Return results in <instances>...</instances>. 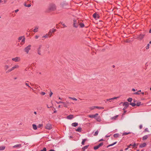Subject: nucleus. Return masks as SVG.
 Listing matches in <instances>:
<instances>
[{"instance_id": "603ef678", "label": "nucleus", "mask_w": 151, "mask_h": 151, "mask_svg": "<svg viewBox=\"0 0 151 151\" xmlns=\"http://www.w3.org/2000/svg\"><path fill=\"white\" fill-rule=\"evenodd\" d=\"M41 94L43 95H45V92H42L41 93Z\"/></svg>"}, {"instance_id": "7ed1b4c3", "label": "nucleus", "mask_w": 151, "mask_h": 151, "mask_svg": "<svg viewBox=\"0 0 151 151\" xmlns=\"http://www.w3.org/2000/svg\"><path fill=\"white\" fill-rule=\"evenodd\" d=\"M80 21L79 19H75L73 20V26L74 27L77 28L78 27L80 23Z\"/></svg>"}, {"instance_id": "13d9d810", "label": "nucleus", "mask_w": 151, "mask_h": 151, "mask_svg": "<svg viewBox=\"0 0 151 151\" xmlns=\"http://www.w3.org/2000/svg\"><path fill=\"white\" fill-rule=\"evenodd\" d=\"M52 94H53L52 93V92H51L50 93V96L51 97L52 96Z\"/></svg>"}, {"instance_id": "5701e85b", "label": "nucleus", "mask_w": 151, "mask_h": 151, "mask_svg": "<svg viewBox=\"0 0 151 151\" xmlns=\"http://www.w3.org/2000/svg\"><path fill=\"white\" fill-rule=\"evenodd\" d=\"M79 25H80L81 27H84V25L83 23H82L80 21V23L79 24Z\"/></svg>"}, {"instance_id": "5fc2aeb1", "label": "nucleus", "mask_w": 151, "mask_h": 151, "mask_svg": "<svg viewBox=\"0 0 151 151\" xmlns=\"http://www.w3.org/2000/svg\"><path fill=\"white\" fill-rule=\"evenodd\" d=\"M142 127V125H140L139 126V128L140 129H141Z\"/></svg>"}, {"instance_id": "f03ea898", "label": "nucleus", "mask_w": 151, "mask_h": 151, "mask_svg": "<svg viewBox=\"0 0 151 151\" xmlns=\"http://www.w3.org/2000/svg\"><path fill=\"white\" fill-rule=\"evenodd\" d=\"M43 47L42 45H39L37 48V52L39 55H42L43 54L42 50Z\"/></svg>"}, {"instance_id": "9b49d317", "label": "nucleus", "mask_w": 151, "mask_h": 151, "mask_svg": "<svg viewBox=\"0 0 151 151\" xmlns=\"http://www.w3.org/2000/svg\"><path fill=\"white\" fill-rule=\"evenodd\" d=\"M48 37H49V35L48 34H46L45 35H44L42 37V40H44L45 39L47 38Z\"/></svg>"}, {"instance_id": "473e14b6", "label": "nucleus", "mask_w": 151, "mask_h": 151, "mask_svg": "<svg viewBox=\"0 0 151 151\" xmlns=\"http://www.w3.org/2000/svg\"><path fill=\"white\" fill-rule=\"evenodd\" d=\"M130 104L133 106H134L136 105V104L135 103L132 102L131 103H130Z\"/></svg>"}, {"instance_id": "4468645a", "label": "nucleus", "mask_w": 151, "mask_h": 151, "mask_svg": "<svg viewBox=\"0 0 151 151\" xmlns=\"http://www.w3.org/2000/svg\"><path fill=\"white\" fill-rule=\"evenodd\" d=\"M93 17L95 18H98L99 17V15L98 14L95 13L93 14Z\"/></svg>"}, {"instance_id": "0eeeda50", "label": "nucleus", "mask_w": 151, "mask_h": 151, "mask_svg": "<svg viewBox=\"0 0 151 151\" xmlns=\"http://www.w3.org/2000/svg\"><path fill=\"white\" fill-rule=\"evenodd\" d=\"M31 45H29L24 49V51L27 54L28 53L29 50L31 49Z\"/></svg>"}, {"instance_id": "412c9836", "label": "nucleus", "mask_w": 151, "mask_h": 151, "mask_svg": "<svg viewBox=\"0 0 151 151\" xmlns=\"http://www.w3.org/2000/svg\"><path fill=\"white\" fill-rule=\"evenodd\" d=\"M73 118V115H70L67 116V118L68 119H71Z\"/></svg>"}, {"instance_id": "c9c22d12", "label": "nucleus", "mask_w": 151, "mask_h": 151, "mask_svg": "<svg viewBox=\"0 0 151 151\" xmlns=\"http://www.w3.org/2000/svg\"><path fill=\"white\" fill-rule=\"evenodd\" d=\"M99 132L98 130L96 131L95 132L94 134V136H96L98 135V134Z\"/></svg>"}, {"instance_id": "cd10ccee", "label": "nucleus", "mask_w": 151, "mask_h": 151, "mask_svg": "<svg viewBox=\"0 0 151 151\" xmlns=\"http://www.w3.org/2000/svg\"><path fill=\"white\" fill-rule=\"evenodd\" d=\"M62 104H63L64 106L65 107H67L68 105H67V104L65 102H62Z\"/></svg>"}, {"instance_id": "79ce46f5", "label": "nucleus", "mask_w": 151, "mask_h": 151, "mask_svg": "<svg viewBox=\"0 0 151 151\" xmlns=\"http://www.w3.org/2000/svg\"><path fill=\"white\" fill-rule=\"evenodd\" d=\"M43 126V125L42 124H39V125H38L37 127H39V128H40L42 127Z\"/></svg>"}, {"instance_id": "bf43d9fd", "label": "nucleus", "mask_w": 151, "mask_h": 151, "mask_svg": "<svg viewBox=\"0 0 151 151\" xmlns=\"http://www.w3.org/2000/svg\"><path fill=\"white\" fill-rule=\"evenodd\" d=\"M132 91H137V90H136V89H134V88H132Z\"/></svg>"}, {"instance_id": "393cba45", "label": "nucleus", "mask_w": 151, "mask_h": 151, "mask_svg": "<svg viewBox=\"0 0 151 151\" xmlns=\"http://www.w3.org/2000/svg\"><path fill=\"white\" fill-rule=\"evenodd\" d=\"M9 68V66L8 65H5L4 66V68L5 70H7Z\"/></svg>"}, {"instance_id": "8fccbe9b", "label": "nucleus", "mask_w": 151, "mask_h": 151, "mask_svg": "<svg viewBox=\"0 0 151 151\" xmlns=\"http://www.w3.org/2000/svg\"><path fill=\"white\" fill-rule=\"evenodd\" d=\"M62 25L63 26V27H66L67 26H66V25L64 23H63V24H62Z\"/></svg>"}, {"instance_id": "c756f323", "label": "nucleus", "mask_w": 151, "mask_h": 151, "mask_svg": "<svg viewBox=\"0 0 151 151\" xmlns=\"http://www.w3.org/2000/svg\"><path fill=\"white\" fill-rule=\"evenodd\" d=\"M147 135H145L144 136L143 138H142V139L143 140H145L147 138Z\"/></svg>"}, {"instance_id": "72a5a7b5", "label": "nucleus", "mask_w": 151, "mask_h": 151, "mask_svg": "<svg viewBox=\"0 0 151 151\" xmlns=\"http://www.w3.org/2000/svg\"><path fill=\"white\" fill-rule=\"evenodd\" d=\"M132 98H129L128 99H127V101L129 102H131L132 101Z\"/></svg>"}, {"instance_id": "ea45409f", "label": "nucleus", "mask_w": 151, "mask_h": 151, "mask_svg": "<svg viewBox=\"0 0 151 151\" xmlns=\"http://www.w3.org/2000/svg\"><path fill=\"white\" fill-rule=\"evenodd\" d=\"M96 108V106H93L92 107H91L90 109L91 110H93V109H95Z\"/></svg>"}, {"instance_id": "9d476101", "label": "nucleus", "mask_w": 151, "mask_h": 151, "mask_svg": "<svg viewBox=\"0 0 151 151\" xmlns=\"http://www.w3.org/2000/svg\"><path fill=\"white\" fill-rule=\"evenodd\" d=\"M56 30L55 29H52L50 30L48 32V34L49 35V37H50L52 35V33H53Z\"/></svg>"}, {"instance_id": "c85d7f7f", "label": "nucleus", "mask_w": 151, "mask_h": 151, "mask_svg": "<svg viewBox=\"0 0 151 151\" xmlns=\"http://www.w3.org/2000/svg\"><path fill=\"white\" fill-rule=\"evenodd\" d=\"M81 128L80 127H78V128L76 129V131L78 132H81Z\"/></svg>"}, {"instance_id": "a211bd4d", "label": "nucleus", "mask_w": 151, "mask_h": 151, "mask_svg": "<svg viewBox=\"0 0 151 151\" xmlns=\"http://www.w3.org/2000/svg\"><path fill=\"white\" fill-rule=\"evenodd\" d=\"M38 27H35L33 31L34 32H37L38 31Z\"/></svg>"}, {"instance_id": "7c9ffc66", "label": "nucleus", "mask_w": 151, "mask_h": 151, "mask_svg": "<svg viewBox=\"0 0 151 151\" xmlns=\"http://www.w3.org/2000/svg\"><path fill=\"white\" fill-rule=\"evenodd\" d=\"M86 140V139H83V141L81 142V144L83 145H84V143L85 142Z\"/></svg>"}, {"instance_id": "4d7b16f0", "label": "nucleus", "mask_w": 151, "mask_h": 151, "mask_svg": "<svg viewBox=\"0 0 151 151\" xmlns=\"http://www.w3.org/2000/svg\"><path fill=\"white\" fill-rule=\"evenodd\" d=\"M73 100H75V101H77V99H76V98H74V97H73Z\"/></svg>"}, {"instance_id": "bb28decb", "label": "nucleus", "mask_w": 151, "mask_h": 151, "mask_svg": "<svg viewBox=\"0 0 151 151\" xmlns=\"http://www.w3.org/2000/svg\"><path fill=\"white\" fill-rule=\"evenodd\" d=\"M119 136V134H115L114 135V137L117 138Z\"/></svg>"}, {"instance_id": "e433bc0d", "label": "nucleus", "mask_w": 151, "mask_h": 151, "mask_svg": "<svg viewBox=\"0 0 151 151\" xmlns=\"http://www.w3.org/2000/svg\"><path fill=\"white\" fill-rule=\"evenodd\" d=\"M149 46H150L149 44H147V46L145 47L146 49L147 50L149 49Z\"/></svg>"}, {"instance_id": "774afa93", "label": "nucleus", "mask_w": 151, "mask_h": 151, "mask_svg": "<svg viewBox=\"0 0 151 151\" xmlns=\"http://www.w3.org/2000/svg\"><path fill=\"white\" fill-rule=\"evenodd\" d=\"M149 32L150 33H151V29L150 30Z\"/></svg>"}, {"instance_id": "c03bdc74", "label": "nucleus", "mask_w": 151, "mask_h": 151, "mask_svg": "<svg viewBox=\"0 0 151 151\" xmlns=\"http://www.w3.org/2000/svg\"><path fill=\"white\" fill-rule=\"evenodd\" d=\"M39 37V36L37 35H35V38L36 39H38Z\"/></svg>"}, {"instance_id": "3c124183", "label": "nucleus", "mask_w": 151, "mask_h": 151, "mask_svg": "<svg viewBox=\"0 0 151 151\" xmlns=\"http://www.w3.org/2000/svg\"><path fill=\"white\" fill-rule=\"evenodd\" d=\"M62 102H62L61 101H60L59 102H56V103L58 104H61V103H62Z\"/></svg>"}, {"instance_id": "aec40b11", "label": "nucleus", "mask_w": 151, "mask_h": 151, "mask_svg": "<svg viewBox=\"0 0 151 151\" xmlns=\"http://www.w3.org/2000/svg\"><path fill=\"white\" fill-rule=\"evenodd\" d=\"M32 126L33 128V129L34 130H35L37 129V127L36 125L35 124H33L32 125Z\"/></svg>"}, {"instance_id": "37998d69", "label": "nucleus", "mask_w": 151, "mask_h": 151, "mask_svg": "<svg viewBox=\"0 0 151 151\" xmlns=\"http://www.w3.org/2000/svg\"><path fill=\"white\" fill-rule=\"evenodd\" d=\"M46 148H44L42 150H40V151H46Z\"/></svg>"}, {"instance_id": "6e6d98bb", "label": "nucleus", "mask_w": 151, "mask_h": 151, "mask_svg": "<svg viewBox=\"0 0 151 151\" xmlns=\"http://www.w3.org/2000/svg\"><path fill=\"white\" fill-rule=\"evenodd\" d=\"M19 11V9H17L15 10L14 11V12H15L17 13V12H18Z\"/></svg>"}, {"instance_id": "f3484780", "label": "nucleus", "mask_w": 151, "mask_h": 151, "mask_svg": "<svg viewBox=\"0 0 151 151\" xmlns=\"http://www.w3.org/2000/svg\"><path fill=\"white\" fill-rule=\"evenodd\" d=\"M129 105V103L127 102H126L124 103L123 105L125 106L128 107Z\"/></svg>"}, {"instance_id": "2f4dec72", "label": "nucleus", "mask_w": 151, "mask_h": 151, "mask_svg": "<svg viewBox=\"0 0 151 151\" xmlns=\"http://www.w3.org/2000/svg\"><path fill=\"white\" fill-rule=\"evenodd\" d=\"M24 5L25 6L27 7H29L31 6V5L30 4L27 5L26 3L24 4Z\"/></svg>"}, {"instance_id": "09e8293b", "label": "nucleus", "mask_w": 151, "mask_h": 151, "mask_svg": "<svg viewBox=\"0 0 151 151\" xmlns=\"http://www.w3.org/2000/svg\"><path fill=\"white\" fill-rule=\"evenodd\" d=\"M103 145V143H100L99 145H98V146H99V147H100V146H102Z\"/></svg>"}, {"instance_id": "a18cd8bd", "label": "nucleus", "mask_w": 151, "mask_h": 151, "mask_svg": "<svg viewBox=\"0 0 151 151\" xmlns=\"http://www.w3.org/2000/svg\"><path fill=\"white\" fill-rule=\"evenodd\" d=\"M140 104H141V102H138V103H137L136 105H137V106H139L140 105Z\"/></svg>"}, {"instance_id": "338daca9", "label": "nucleus", "mask_w": 151, "mask_h": 151, "mask_svg": "<svg viewBox=\"0 0 151 151\" xmlns=\"http://www.w3.org/2000/svg\"><path fill=\"white\" fill-rule=\"evenodd\" d=\"M49 151H55V150H51Z\"/></svg>"}, {"instance_id": "052dcab7", "label": "nucleus", "mask_w": 151, "mask_h": 151, "mask_svg": "<svg viewBox=\"0 0 151 151\" xmlns=\"http://www.w3.org/2000/svg\"><path fill=\"white\" fill-rule=\"evenodd\" d=\"M127 108V107L125 106L123 108V110H125Z\"/></svg>"}, {"instance_id": "69168bd1", "label": "nucleus", "mask_w": 151, "mask_h": 151, "mask_svg": "<svg viewBox=\"0 0 151 151\" xmlns=\"http://www.w3.org/2000/svg\"><path fill=\"white\" fill-rule=\"evenodd\" d=\"M7 2V0H4V3H6Z\"/></svg>"}, {"instance_id": "ddd939ff", "label": "nucleus", "mask_w": 151, "mask_h": 151, "mask_svg": "<svg viewBox=\"0 0 151 151\" xmlns=\"http://www.w3.org/2000/svg\"><path fill=\"white\" fill-rule=\"evenodd\" d=\"M144 36L145 35L141 34L139 35L138 38L140 40H142L144 38Z\"/></svg>"}, {"instance_id": "a19ab883", "label": "nucleus", "mask_w": 151, "mask_h": 151, "mask_svg": "<svg viewBox=\"0 0 151 151\" xmlns=\"http://www.w3.org/2000/svg\"><path fill=\"white\" fill-rule=\"evenodd\" d=\"M99 148V146H98H98H96L95 147H94V149H95V150H96V149H98V148Z\"/></svg>"}, {"instance_id": "39448f33", "label": "nucleus", "mask_w": 151, "mask_h": 151, "mask_svg": "<svg viewBox=\"0 0 151 151\" xmlns=\"http://www.w3.org/2000/svg\"><path fill=\"white\" fill-rule=\"evenodd\" d=\"M25 38L24 36H20L19 37L18 39L19 42L20 40H22L20 43L21 45H23L25 43Z\"/></svg>"}, {"instance_id": "20e7f679", "label": "nucleus", "mask_w": 151, "mask_h": 151, "mask_svg": "<svg viewBox=\"0 0 151 151\" xmlns=\"http://www.w3.org/2000/svg\"><path fill=\"white\" fill-rule=\"evenodd\" d=\"M19 68V65L17 64H16L14 65L13 67L10 69L8 70L6 72V73H9L13 70H14L15 69H18Z\"/></svg>"}, {"instance_id": "1a4fd4ad", "label": "nucleus", "mask_w": 151, "mask_h": 151, "mask_svg": "<svg viewBox=\"0 0 151 151\" xmlns=\"http://www.w3.org/2000/svg\"><path fill=\"white\" fill-rule=\"evenodd\" d=\"M45 128L47 129L50 130L52 129V125L50 124H47L45 126Z\"/></svg>"}, {"instance_id": "58836bf2", "label": "nucleus", "mask_w": 151, "mask_h": 151, "mask_svg": "<svg viewBox=\"0 0 151 151\" xmlns=\"http://www.w3.org/2000/svg\"><path fill=\"white\" fill-rule=\"evenodd\" d=\"M129 133H127V132H124L122 134L123 135H126L129 134Z\"/></svg>"}, {"instance_id": "680f3d73", "label": "nucleus", "mask_w": 151, "mask_h": 151, "mask_svg": "<svg viewBox=\"0 0 151 151\" xmlns=\"http://www.w3.org/2000/svg\"><path fill=\"white\" fill-rule=\"evenodd\" d=\"M57 112V110L55 109L54 111V113H55Z\"/></svg>"}, {"instance_id": "e2e57ef3", "label": "nucleus", "mask_w": 151, "mask_h": 151, "mask_svg": "<svg viewBox=\"0 0 151 151\" xmlns=\"http://www.w3.org/2000/svg\"><path fill=\"white\" fill-rule=\"evenodd\" d=\"M132 146V145L131 144H130L129 146H128V147H130Z\"/></svg>"}, {"instance_id": "a878e982", "label": "nucleus", "mask_w": 151, "mask_h": 151, "mask_svg": "<svg viewBox=\"0 0 151 151\" xmlns=\"http://www.w3.org/2000/svg\"><path fill=\"white\" fill-rule=\"evenodd\" d=\"M118 115H116L111 118V119L112 120H115L118 117Z\"/></svg>"}, {"instance_id": "6ab92c4d", "label": "nucleus", "mask_w": 151, "mask_h": 151, "mask_svg": "<svg viewBox=\"0 0 151 151\" xmlns=\"http://www.w3.org/2000/svg\"><path fill=\"white\" fill-rule=\"evenodd\" d=\"M21 147V144H19L16 145L14 146L13 147L14 148H15V147Z\"/></svg>"}, {"instance_id": "0e129e2a", "label": "nucleus", "mask_w": 151, "mask_h": 151, "mask_svg": "<svg viewBox=\"0 0 151 151\" xmlns=\"http://www.w3.org/2000/svg\"><path fill=\"white\" fill-rule=\"evenodd\" d=\"M73 97H68V98L69 99H71L73 100Z\"/></svg>"}, {"instance_id": "6e6552de", "label": "nucleus", "mask_w": 151, "mask_h": 151, "mask_svg": "<svg viewBox=\"0 0 151 151\" xmlns=\"http://www.w3.org/2000/svg\"><path fill=\"white\" fill-rule=\"evenodd\" d=\"M12 60L15 62H19L21 60V58L19 57H17L12 58Z\"/></svg>"}, {"instance_id": "de8ad7c7", "label": "nucleus", "mask_w": 151, "mask_h": 151, "mask_svg": "<svg viewBox=\"0 0 151 151\" xmlns=\"http://www.w3.org/2000/svg\"><path fill=\"white\" fill-rule=\"evenodd\" d=\"M139 92L138 91L137 92H135L134 93V94L135 95H139Z\"/></svg>"}, {"instance_id": "f704fd0d", "label": "nucleus", "mask_w": 151, "mask_h": 151, "mask_svg": "<svg viewBox=\"0 0 151 151\" xmlns=\"http://www.w3.org/2000/svg\"><path fill=\"white\" fill-rule=\"evenodd\" d=\"M116 143H117V142H114V143H113L112 144H110V145H109V146H107V147H109L112 146L114 145L115 144H116Z\"/></svg>"}, {"instance_id": "dca6fc26", "label": "nucleus", "mask_w": 151, "mask_h": 151, "mask_svg": "<svg viewBox=\"0 0 151 151\" xmlns=\"http://www.w3.org/2000/svg\"><path fill=\"white\" fill-rule=\"evenodd\" d=\"M6 147L5 146H1L0 147V151L4 150L5 149Z\"/></svg>"}, {"instance_id": "2eb2a0df", "label": "nucleus", "mask_w": 151, "mask_h": 151, "mask_svg": "<svg viewBox=\"0 0 151 151\" xmlns=\"http://www.w3.org/2000/svg\"><path fill=\"white\" fill-rule=\"evenodd\" d=\"M146 145V144L145 143H143L140 145L139 147L141 148H142L145 147Z\"/></svg>"}, {"instance_id": "f257e3e1", "label": "nucleus", "mask_w": 151, "mask_h": 151, "mask_svg": "<svg viewBox=\"0 0 151 151\" xmlns=\"http://www.w3.org/2000/svg\"><path fill=\"white\" fill-rule=\"evenodd\" d=\"M98 113H96L94 115H89L88 116L92 118H94L98 122H100L101 121V119L100 116H98Z\"/></svg>"}, {"instance_id": "4c0bfd02", "label": "nucleus", "mask_w": 151, "mask_h": 151, "mask_svg": "<svg viewBox=\"0 0 151 151\" xmlns=\"http://www.w3.org/2000/svg\"><path fill=\"white\" fill-rule=\"evenodd\" d=\"M88 145L85 146L83 148H82V149H86L88 148Z\"/></svg>"}, {"instance_id": "423d86ee", "label": "nucleus", "mask_w": 151, "mask_h": 151, "mask_svg": "<svg viewBox=\"0 0 151 151\" xmlns=\"http://www.w3.org/2000/svg\"><path fill=\"white\" fill-rule=\"evenodd\" d=\"M56 9L55 5L53 4H50L48 8V10L50 11H54Z\"/></svg>"}, {"instance_id": "864d4df0", "label": "nucleus", "mask_w": 151, "mask_h": 151, "mask_svg": "<svg viewBox=\"0 0 151 151\" xmlns=\"http://www.w3.org/2000/svg\"><path fill=\"white\" fill-rule=\"evenodd\" d=\"M25 85L29 87H30V86L29 85V84L27 83H25Z\"/></svg>"}, {"instance_id": "4be33fe9", "label": "nucleus", "mask_w": 151, "mask_h": 151, "mask_svg": "<svg viewBox=\"0 0 151 151\" xmlns=\"http://www.w3.org/2000/svg\"><path fill=\"white\" fill-rule=\"evenodd\" d=\"M78 125V123H73L72 124V126L74 127H76Z\"/></svg>"}, {"instance_id": "b1692460", "label": "nucleus", "mask_w": 151, "mask_h": 151, "mask_svg": "<svg viewBox=\"0 0 151 151\" xmlns=\"http://www.w3.org/2000/svg\"><path fill=\"white\" fill-rule=\"evenodd\" d=\"M96 108L98 109H104V107L101 106H96Z\"/></svg>"}, {"instance_id": "49530a36", "label": "nucleus", "mask_w": 151, "mask_h": 151, "mask_svg": "<svg viewBox=\"0 0 151 151\" xmlns=\"http://www.w3.org/2000/svg\"><path fill=\"white\" fill-rule=\"evenodd\" d=\"M138 145V144H137L136 143H134V145H132V146L134 147H135L136 146H137Z\"/></svg>"}, {"instance_id": "f8f14e48", "label": "nucleus", "mask_w": 151, "mask_h": 151, "mask_svg": "<svg viewBox=\"0 0 151 151\" xmlns=\"http://www.w3.org/2000/svg\"><path fill=\"white\" fill-rule=\"evenodd\" d=\"M119 98V97H114L113 98L109 99H106V101H109V102H111V101H110V100H114L115 99H116L117 98Z\"/></svg>"}]
</instances>
